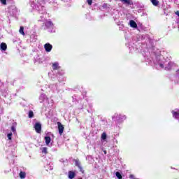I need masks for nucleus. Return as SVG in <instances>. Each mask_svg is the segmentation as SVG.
I'll use <instances>...</instances> for the list:
<instances>
[{"label":"nucleus","mask_w":179,"mask_h":179,"mask_svg":"<svg viewBox=\"0 0 179 179\" xmlns=\"http://www.w3.org/2000/svg\"><path fill=\"white\" fill-rule=\"evenodd\" d=\"M155 66L158 69H162V68H165L166 71H170L173 67V62H169L167 63L166 59H164L162 56H159L156 59Z\"/></svg>","instance_id":"f257e3e1"},{"label":"nucleus","mask_w":179,"mask_h":179,"mask_svg":"<svg viewBox=\"0 0 179 179\" xmlns=\"http://www.w3.org/2000/svg\"><path fill=\"white\" fill-rule=\"evenodd\" d=\"M31 6L33 8V9H36L38 12H41V13H45L44 11V6L41 5V3H38V1H31Z\"/></svg>","instance_id":"f03ea898"},{"label":"nucleus","mask_w":179,"mask_h":179,"mask_svg":"<svg viewBox=\"0 0 179 179\" xmlns=\"http://www.w3.org/2000/svg\"><path fill=\"white\" fill-rule=\"evenodd\" d=\"M113 120H117V121H124V120H127V116L121 114H115L113 116Z\"/></svg>","instance_id":"7ed1b4c3"},{"label":"nucleus","mask_w":179,"mask_h":179,"mask_svg":"<svg viewBox=\"0 0 179 179\" xmlns=\"http://www.w3.org/2000/svg\"><path fill=\"white\" fill-rule=\"evenodd\" d=\"M9 13L10 15H12V16H16V15H17V8L16 6H10L9 8Z\"/></svg>","instance_id":"20e7f679"},{"label":"nucleus","mask_w":179,"mask_h":179,"mask_svg":"<svg viewBox=\"0 0 179 179\" xmlns=\"http://www.w3.org/2000/svg\"><path fill=\"white\" fill-rule=\"evenodd\" d=\"M34 129L37 134H41V124L37 122L34 124Z\"/></svg>","instance_id":"39448f33"},{"label":"nucleus","mask_w":179,"mask_h":179,"mask_svg":"<svg viewBox=\"0 0 179 179\" xmlns=\"http://www.w3.org/2000/svg\"><path fill=\"white\" fill-rule=\"evenodd\" d=\"M44 48H45L46 52H51V50H52V45L48 43L44 45Z\"/></svg>","instance_id":"423d86ee"},{"label":"nucleus","mask_w":179,"mask_h":179,"mask_svg":"<svg viewBox=\"0 0 179 179\" xmlns=\"http://www.w3.org/2000/svg\"><path fill=\"white\" fill-rule=\"evenodd\" d=\"M171 113L173 118L176 120H179V109L172 110Z\"/></svg>","instance_id":"0eeeda50"},{"label":"nucleus","mask_w":179,"mask_h":179,"mask_svg":"<svg viewBox=\"0 0 179 179\" xmlns=\"http://www.w3.org/2000/svg\"><path fill=\"white\" fill-rule=\"evenodd\" d=\"M45 26L46 29H54V24L51 21H46Z\"/></svg>","instance_id":"6e6552de"},{"label":"nucleus","mask_w":179,"mask_h":179,"mask_svg":"<svg viewBox=\"0 0 179 179\" xmlns=\"http://www.w3.org/2000/svg\"><path fill=\"white\" fill-rule=\"evenodd\" d=\"M57 125L59 135H62V134H64V126L59 122H57Z\"/></svg>","instance_id":"1a4fd4ad"},{"label":"nucleus","mask_w":179,"mask_h":179,"mask_svg":"<svg viewBox=\"0 0 179 179\" xmlns=\"http://www.w3.org/2000/svg\"><path fill=\"white\" fill-rule=\"evenodd\" d=\"M75 164L77 167H78L80 171H81V173H83V168H82V166L80 165V162H79V159H75Z\"/></svg>","instance_id":"9d476101"},{"label":"nucleus","mask_w":179,"mask_h":179,"mask_svg":"<svg viewBox=\"0 0 179 179\" xmlns=\"http://www.w3.org/2000/svg\"><path fill=\"white\" fill-rule=\"evenodd\" d=\"M123 5H127V6H129V5H134V3L131 0H120Z\"/></svg>","instance_id":"9b49d317"},{"label":"nucleus","mask_w":179,"mask_h":179,"mask_svg":"<svg viewBox=\"0 0 179 179\" xmlns=\"http://www.w3.org/2000/svg\"><path fill=\"white\" fill-rule=\"evenodd\" d=\"M45 100H47V96L44 94H41L39 96L40 103H43V101H45Z\"/></svg>","instance_id":"f8f14e48"},{"label":"nucleus","mask_w":179,"mask_h":179,"mask_svg":"<svg viewBox=\"0 0 179 179\" xmlns=\"http://www.w3.org/2000/svg\"><path fill=\"white\" fill-rule=\"evenodd\" d=\"M130 27H133V29H136L138 27V24L134 20H131L129 22Z\"/></svg>","instance_id":"ddd939ff"},{"label":"nucleus","mask_w":179,"mask_h":179,"mask_svg":"<svg viewBox=\"0 0 179 179\" xmlns=\"http://www.w3.org/2000/svg\"><path fill=\"white\" fill-rule=\"evenodd\" d=\"M0 48H1V51H6L8 46L6 45V43H1L0 45Z\"/></svg>","instance_id":"4468645a"},{"label":"nucleus","mask_w":179,"mask_h":179,"mask_svg":"<svg viewBox=\"0 0 179 179\" xmlns=\"http://www.w3.org/2000/svg\"><path fill=\"white\" fill-rule=\"evenodd\" d=\"M45 141L47 145H50V142H51V137L50 136H45Z\"/></svg>","instance_id":"2eb2a0df"},{"label":"nucleus","mask_w":179,"mask_h":179,"mask_svg":"<svg viewBox=\"0 0 179 179\" xmlns=\"http://www.w3.org/2000/svg\"><path fill=\"white\" fill-rule=\"evenodd\" d=\"M58 68H59L58 62H55L52 64V69L54 71H57V69H58Z\"/></svg>","instance_id":"dca6fc26"},{"label":"nucleus","mask_w":179,"mask_h":179,"mask_svg":"<svg viewBox=\"0 0 179 179\" xmlns=\"http://www.w3.org/2000/svg\"><path fill=\"white\" fill-rule=\"evenodd\" d=\"M69 179H73V178H75V172H73V171H69Z\"/></svg>","instance_id":"f3484780"},{"label":"nucleus","mask_w":179,"mask_h":179,"mask_svg":"<svg viewBox=\"0 0 179 179\" xmlns=\"http://www.w3.org/2000/svg\"><path fill=\"white\" fill-rule=\"evenodd\" d=\"M20 178L21 179L26 178V172L20 171Z\"/></svg>","instance_id":"a211bd4d"},{"label":"nucleus","mask_w":179,"mask_h":179,"mask_svg":"<svg viewBox=\"0 0 179 179\" xmlns=\"http://www.w3.org/2000/svg\"><path fill=\"white\" fill-rule=\"evenodd\" d=\"M41 150L42 153H44L45 155H47V153H48V152L47 151L48 150L47 147L41 148Z\"/></svg>","instance_id":"6ab92c4d"},{"label":"nucleus","mask_w":179,"mask_h":179,"mask_svg":"<svg viewBox=\"0 0 179 179\" xmlns=\"http://www.w3.org/2000/svg\"><path fill=\"white\" fill-rule=\"evenodd\" d=\"M101 138L103 141H106L107 139V134L106 132L102 133Z\"/></svg>","instance_id":"aec40b11"},{"label":"nucleus","mask_w":179,"mask_h":179,"mask_svg":"<svg viewBox=\"0 0 179 179\" xmlns=\"http://www.w3.org/2000/svg\"><path fill=\"white\" fill-rule=\"evenodd\" d=\"M150 1L154 6H157V5H159V1L157 0H150Z\"/></svg>","instance_id":"412c9836"},{"label":"nucleus","mask_w":179,"mask_h":179,"mask_svg":"<svg viewBox=\"0 0 179 179\" xmlns=\"http://www.w3.org/2000/svg\"><path fill=\"white\" fill-rule=\"evenodd\" d=\"M24 30V28L23 27H20L19 31H20V34H22V36H24L25 34Z\"/></svg>","instance_id":"4be33fe9"},{"label":"nucleus","mask_w":179,"mask_h":179,"mask_svg":"<svg viewBox=\"0 0 179 179\" xmlns=\"http://www.w3.org/2000/svg\"><path fill=\"white\" fill-rule=\"evenodd\" d=\"M11 131L13 132V134H16V126H15V124L11 126Z\"/></svg>","instance_id":"5701e85b"},{"label":"nucleus","mask_w":179,"mask_h":179,"mask_svg":"<svg viewBox=\"0 0 179 179\" xmlns=\"http://www.w3.org/2000/svg\"><path fill=\"white\" fill-rule=\"evenodd\" d=\"M116 177L118 178V179H122V176H121V173L120 172H116Z\"/></svg>","instance_id":"b1692460"},{"label":"nucleus","mask_w":179,"mask_h":179,"mask_svg":"<svg viewBox=\"0 0 179 179\" xmlns=\"http://www.w3.org/2000/svg\"><path fill=\"white\" fill-rule=\"evenodd\" d=\"M34 114L33 113V111L30 110L29 112V118H33Z\"/></svg>","instance_id":"393cba45"},{"label":"nucleus","mask_w":179,"mask_h":179,"mask_svg":"<svg viewBox=\"0 0 179 179\" xmlns=\"http://www.w3.org/2000/svg\"><path fill=\"white\" fill-rule=\"evenodd\" d=\"M12 133L7 134V138H8L9 141L12 140Z\"/></svg>","instance_id":"a878e982"},{"label":"nucleus","mask_w":179,"mask_h":179,"mask_svg":"<svg viewBox=\"0 0 179 179\" xmlns=\"http://www.w3.org/2000/svg\"><path fill=\"white\" fill-rule=\"evenodd\" d=\"M87 2L88 3V5H92V3H93V0H87Z\"/></svg>","instance_id":"bb28decb"},{"label":"nucleus","mask_w":179,"mask_h":179,"mask_svg":"<svg viewBox=\"0 0 179 179\" xmlns=\"http://www.w3.org/2000/svg\"><path fill=\"white\" fill-rule=\"evenodd\" d=\"M0 2H1L3 5H6V0H0Z\"/></svg>","instance_id":"cd10ccee"},{"label":"nucleus","mask_w":179,"mask_h":179,"mask_svg":"<svg viewBox=\"0 0 179 179\" xmlns=\"http://www.w3.org/2000/svg\"><path fill=\"white\" fill-rule=\"evenodd\" d=\"M106 6H107V4H103V8H106Z\"/></svg>","instance_id":"c85d7f7f"},{"label":"nucleus","mask_w":179,"mask_h":179,"mask_svg":"<svg viewBox=\"0 0 179 179\" xmlns=\"http://www.w3.org/2000/svg\"><path fill=\"white\" fill-rule=\"evenodd\" d=\"M105 155H107V151H103Z\"/></svg>","instance_id":"c756f323"},{"label":"nucleus","mask_w":179,"mask_h":179,"mask_svg":"<svg viewBox=\"0 0 179 179\" xmlns=\"http://www.w3.org/2000/svg\"><path fill=\"white\" fill-rule=\"evenodd\" d=\"M60 162H62V163H64V159H62L60 160Z\"/></svg>","instance_id":"7c9ffc66"},{"label":"nucleus","mask_w":179,"mask_h":179,"mask_svg":"<svg viewBox=\"0 0 179 179\" xmlns=\"http://www.w3.org/2000/svg\"><path fill=\"white\" fill-rule=\"evenodd\" d=\"M50 31V33H52V30H51V31Z\"/></svg>","instance_id":"2f4dec72"},{"label":"nucleus","mask_w":179,"mask_h":179,"mask_svg":"<svg viewBox=\"0 0 179 179\" xmlns=\"http://www.w3.org/2000/svg\"><path fill=\"white\" fill-rule=\"evenodd\" d=\"M39 62H43V61H39Z\"/></svg>","instance_id":"473e14b6"},{"label":"nucleus","mask_w":179,"mask_h":179,"mask_svg":"<svg viewBox=\"0 0 179 179\" xmlns=\"http://www.w3.org/2000/svg\"><path fill=\"white\" fill-rule=\"evenodd\" d=\"M42 3H44V1H42Z\"/></svg>","instance_id":"72a5a7b5"}]
</instances>
